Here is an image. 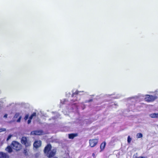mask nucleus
Instances as JSON below:
<instances>
[{
    "instance_id": "4be33fe9",
    "label": "nucleus",
    "mask_w": 158,
    "mask_h": 158,
    "mask_svg": "<svg viewBox=\"0 0 158 158\" xmlns=\"http://www.w3.org/2000/svg\"><path fill=\"white\" fill-rule=\"evenodd\" d=\"M6 131V129L5 128H0V132L2 131Z\"/></svg>"
},
{
    "instance_id": "f704fd0d",
    "label": "nucleus",
    "mask_w": 158,
    "mask_h": 158,
    "mask_svg": "<svg viewBox=\"0 0 158 158\" xmlns=\"http://www.w3.org/2000/svg\"><path fill=\"white\" fill-rule=\"evenodd\" d=\"M132 110L131 109V110Z\"/></svg>"
},
{
    "instance_id": "b1692460",
    "label": "nucleus",
    "mask_w": 158,
    "mask_h": 158,
    "mask_svg": "<svg viewBox=\"0 0 158 158\" xmlns=\"http://www.w3.org/2000/svg\"><path fill=\"white\" fill-rule=\"evenodd\" d=\"M81 120H77L76 121V123H79V124H82V123H81Z\"/></svg>"
},
{
    "instance_id": "1a4fd4ad",
    "label": "nucleus",
    "mask_w": 158,
    "mask_h": 158,
    "mask_svg": "<svg viewBox=\"0 0 158 158\" xmlns=\"http://www.w3.org/2000/svg\"><path fill=\"white\" fill-rule=\"evenodd\" d=\"M0 158H9V156L6 153L0 152Z\"/></svg>"
},
{
    "instance_id": "aec40b11",
    "label": "nucleus",
    "mask_w": 158,
    "mask_h": 158,
    "mask_svg": "<svg viewBox=\"0 0 158 158\" xmlns=\"http://www.w3.org/2000/svg\"><path fill=\"white\" fill-rule=\"evenodd\" d=\"M21 118H22V116H20L19 117V118H18V119L17 120V123H19L20 122V121H21Z\"/></svg>"
},
{
    "instance_id": "39448f33",
    "label": "nucleus",
    "mask_w": 158,
    "mask_h": 158,
    "mask_svg": "<svg viewBox=\"0 0 158 158\" xmlns=\"http://www.w3.org/2000/svg\"><path fill=\"white\" fill-rule=\"evenodd\" d=\"M157 98V97L156 95H146L145 100L148 102H152L154 101Z\"/></svg>"
},
{
    "instance_id": "423d86ee",
    "label": "nucleus",
    "mask_w": 158,
    "mask_h": 158,
    "mask_svg": "<svg viewBox=\"0 0 158 158\" xmlns=\"http://www.w3.org/2000/svg\"><path fill=\"white\" fill-rule=\"evenodd\" d=\"M31 135H41L44 134V132L42 130H35L31 132Z\"/></svg>"
},
{
    "instance_id": "7c9ffc66",
    "label": "nucleus",
    "mask_w": 158,
    "mask_h": 158,
    "mask_svg": "<svg viewBox=\"0 0 158 158\" xmlns=\"http://www.w3.org/2000/svg\"><path fill=\"white\" fill-rule=\"evenodd\" d=\"M92 101V99H90L89 100V101H87L85 102H91Z\"/></svg>"
},
{
    "instance_id": "5701e85b",
    "label": "nucleus",
    "mask_w": 158,
    "mask_h": 158,
    "mask_svg": "<svg viewBox=\"0 0 158 158\" xmlns=\"http://www.w3.org/2000/svg\"><path fill=\"white\" fill-rule=\"evenodd\" d=\"M59 116H60L59 114H57V115L56 116V117H52V118L53 119H55L56 118H58V117H59Z\"/></svg>"
},
{
    "instance_id": "4468645a",
    "label": "nucleus",
    "mask_w": 158,
    "mask_h": 158,
    "mask_svg": "<svg viewBox=\"0 0 158 158\" xmlns=\"http://www.w3.org/2000/svg\"><path fill=\"white\" fill-rule=\"evenodd\" d=\"M60 103L62 104H67L68 103V102L66 99H64L60 101Z\"/></svg>"
},
{
    "instance_id": "0eeeda50",
    "label": "nucleus",
    "mask_w": 158,
    "mask_h": 158,
    "mask_svg": "<svg viewBox=\"0 0 158 158\" xmlns=\"http://www.w3.org/2000/svg\"><path fill=\"white\" fill-rule=\"evenodd\" d=\"M98 142V140L96 139H90L89 140L90 146L93 147L95 146Z\"/></svg>"
},
{
    "instance_id": "473e14b6",
    "label": "nucleus",
    "mask_w": 158,
    "mask_h": 158,
    "mask_svg": "<svg viewBox=\"0 0 158 158\" xmlns=\"http://www.w3.org/2000/svg\"><path fill=\"white\" fill-rule=\"evenodd\" d=\"M131 107H134V105H131Z\"/></svg>"
},
{
    "instance_id": "f8f14e48",
    "label": "nucleus",
    "mask_w": 158,
    "mask_h": 158,
    "mask_svg": "<svg viewBox=\"0 0 158 158\" xmlns=\"http://www.w3.org/2000/svg\"><path fill=\"white\" fill-rule=\"evenodd\" d=\"M149 116L152 118H158V113H152Z\"/></svg>"
},
{
    "instance_id": "cd10ccee",
    "label": "nucleus",
    "mask_w": 158,
    "mask_h": 158,
    "mask_svg": "<svg viewBox=\"0 0 158 158\" xmlns=\"http://www.w3.org/2000/svg\"><path fill=\"white\" fill-rule=\"evenodd\" d=\"M7 114H6L3 117L4 118H7Z\"/></svg>"
},
{
    "instance_id": "6e6552de",
    "label": "nucleus",
    "mask_w": 158,
    "mask_h": 158,
    "mask_svg": "<svg viewBox=\"0 0 158 158\" xmlns=\"http://www.w3.org/2000/svg\"><path fill=\"white\" fill-rule=\"evenodd\" d=\"M41 141L40 140L35 141L33 144L34 147L37 148L41 146Z\"/></svg>"
},
{
    "instance_id": "f257e3e1",
    "label": "nucleus",
    "mask_w": 158,
    "mask_h": 158,
    "mask_svg": "<svg viewBox=\"0 0 158 158\" xmlns=\"http://www.w3.org/2000/svg\"><path fill=\"white\" fill-rule=\"evenodd\" d=\"M83 91H79L77 90L75 92H73L72 97L74 98V99L71 100V102L69 105V107L68 108L70 110H74V111L76 112L77 111V110L78 109L81 107V108L83 110L84 109L85 107V105L82 103H81L77 105V102H75L76 101H78L80 99V93L84 92Z\"/></svg>"
},
{
    "instance_id": "bb28decb",
    "label": "nucleus",
    "mask_w": 158,
    "mask_h": 158,
    "mask_svg": "<svg viewBox=\"0 0 158 158\" xmlns=\"http://www.w3.org/2000/svg\"><path fill=\"white\" fill-rule=\"evenodd\" d=\"M24 153L25 155H27V151L26 149H24Z\"/></svg>"
},
{
    "instance_id": "f03ea898",
    "label": "nucleus",
    "mask_w": 158,
    "mask_h": 158,
    "mask_svg": "<svg viewBox=\"0 0 158 158\" xmlns=\"http://www.w3.org/2000/svg\"><path fill=\"white\" fill-rule=\"evenodd\" d=\"M52 146L50 144H48L45 147L44 150V152L48 157L51 158L55 154L56 152V149H53L51 150Z\"/></svg>"
},
{
    "instance_id": "ddd939ff",
    "label": "nucleus",
    "mask_w": 158,
    "mask_h": 158,
    "mask_svg": "<svg viewBox=\"0 0 158 158\" xmlns=\"http://www.w3.org/2000/svg\"><path fill=\"white\" fill-rule=\"evenodd\" d=\"M6 150L9 153H10L12 152V149L10 146H8L6 148Z\"/></svg>"
},
{
    "instance_id": "f3484780",
    "label": "nucleus",
    "mask_w": 158,
    "mask_h": 158,
    "mask_svg": "<svg viewBox=\"0 0 158 158\" xmlns=\"http://www.w3.org/2000/svg\"><path fill=\"white\" fill-rule=\"evenodd\" d=\"M36 116V113L34 112L33 113L30 117L29 118L30 119H32L33 118V117L34 116Z\"/></svg>"
},
{
    "instance_id": "6ab92c4d",
    "label": "nucleus",
    "mask_w": 158,
    "mask_h": 158,
    "mask_svg": "<svg viewBox=\"0 0 158 158\" xmlns=\"http://www.w3.org/2000/svg\"><path fill=\"white\" fill-rule=\"evenodd\" d=\"M131 139L130 137V136H129L127 138V142L128 143H130L131 141Z\"/></svg>"
},
{
    "instance_id": "72a5a7b5",
    "label": "nucleus",
    "mask_w": 158,
    "mask_h": 158,
    "mask_svg": "<svg viewBox=\"0 0 158 158\" xmlns=\"http://www.w3.org/2000/svg\"><path fill=\"white\" fill-rule=\"evenodd\" d=\"M53 158H57V157H54Z\"/></svg>"
},
{
    "instance_id": "7ed1b4c3",
    "label": "nucleus",
    "mask_w": 158,
    "mask_h": 158,
    "mask_svg": "<svg viewBox=\"0 0 158 158\" xmlns=\"http://www.w3.org/2000/svg\"><path fill=\"white\" fill-rule=\"evenodd\" d=\"M11 146L13 149L16 151L20 150L21 148V145L15 141H13L12 142Z\"/></svg>"
},
{
    "instance_id": "20e7f679",
    "label": "nucleus",
    "mask_w": 158,
    "mask_h": 158,
    "mask_svg": "<svg viewBox=\"0 0 158 158\" xmlns=\"http://www.w3.org/2000/svg\"><path fill=\"white\" fill-rule=\"evenodd\" d=\"M21 143L24 144L26 147L30 146L31 145V142L27 138L25 137H23L21 139Z\"/></svg>"
},
{
    "instance_id": "412c9836",
    "label": "nucleus",
    "mask_w": 158,
    "mask_h": 158,
    "mask_svg": "<svg viewBox=\"0 0 158 158\" xmlns=\"http://www.w3.org/2000/svg\"><path fill=\"white\" fill-rule=\"evenodd\" d=\"M12 136V135H9L8 136L6 140L7 141L9 140L11 138V137Z\"/></svg>"
},
{
    "instance_id": "9b49d317",
    "label": "nucleus",
    "mask_w": 158,
    "mask_h": 158,
    "mask_svg": "<svg viewBox=\"0 0 158 158\" xmlns=\"http://www.w3.org/2000/svg\"><path fill=\"white\" fill-rule=\"evenodd\" d=\"M138 99V97L137 96H135L133 97H130L129 98V100H130L131 102H136Z\"/></svg>"
},
{
    "instance_id": "2eb2a0df",
    "label": "nucleus",
    "mask_w": 158,
    "mask_h": 158,
    "mask_svg": "<svg viewBox=\"0 0 158 158\" xmlns=\"http://www.w3.org/2000/svg\"><path fill=\"white\" fill-rule=\"evenodd\" d=\"M143 136V135L141 133H138L137 134L136 137L138 138H142Z\"/></svg>"
},
{
    "instance_id": "393cba45",
    "label": "nucleus",
    "mask_w": 158,
    "mask_h": 158,
    "mask_svg": "<svg viewBox=\"0 0 158 158\" xmlns=\"http://www.w3.org/2000/svg\"><path fill=\"white\" fill-rule=\"evenodd\" d=\"M28 116L29 115L28 114H27L25 115L24 118L25 120H27L28 118Z\"/></svg>"
},
{
    "instance_id": "2f4dec72",
    "label": "nucleus",
    "mask_w": 158,
    "mask_h": 158,
    "mask_svg": "<svg viewBox=\"0 0 158 158\" xmlns=\"http://www.w3.org/2000/svg\"><path fill=\"white\" fill-rule=\"evenodd\" d=\"M92 156H93L94 157V156H95V154H94V153H93L92 154Z\"/></svg>"
},
{
    "instance_id": "9d476101",
    "label": "nucleus",
    "mask_w": 158,
    "mask_h": 158,
    "mask_svg": "<svg viewBox=\"0 0 158 158\" xmlns=\"http://www.w3.org/2000/svg\"><path fill=\"white\" fill-rule=\"evenodd\" d=\"M77 136V133H73L69 134V138L70 139H73L74 137Z\"/></svg>"
},
{
    "instance_id": "a211bd4d",
    "label": "nucleus",
    "mask_w": 158,
    "mask_h": 158,
    "mask_svg": "<svg viewBox=\"0 0 158 158\" xmlns=\"http://www.w3.org/2000/svg\"><path fill=\"white\" fill-rule=\"evenodd\" d=\"M105 145H106V143H102L101 144V146H100V148H101V149H104L105 147Z\"/></svg>"
},
{
    "instance_id": "dca6fc26",
    "label": "nucleus",
    "mask_w": 158,
    "mask_h": 158,
    "mask_svg": "<svg viewBox=\"0 0 158 158\" xmlns=\"http://www.w3.org/2000/svg\"><path fill=\"white\" fill-rule=\"evenodd\" d=\"M20 113H16L14 117V118H17L19 116Z\"/></svg>"
},
{
    "instance_id": "a878e982",
    "label": "nucleus",
    "mask_w": 158,
    "mask_h": 158,
    "mask_svg": "<svg viewBox=\"0 0 158 158\" xmlns=\"http://www.w3.org/2000/svg\"><path fill=\"white\" fill-rule=\"evenodd\" d=\"M31 119H30V118H29V119H28V121H27V123H28V124H30V123H31Z\"/></svg>"
},
{
    "instance_id": "c756f323",
    "label": "nucleus",
    "mask_w": 158,
    "mask_h": 158,
    "mask_svg": "<svg viewBox=\"0 0 158 158\" xmlns=\"http://www.w3.org/2000/svg\"><path fill=\"white\" fill-rule=\"evenodd\" d=\"M70 95V93H68V94H66V95L67 96H69Z\"/></svg>"
},
{
    "instance_id": "c85d7f7f",
    "label": "nucleus",
    "mask_w": 158,
    "mask_h": 158,
    "mask_svg": "<svg viewBox=\"0 0 158 158\" xmlns=\"http://www.w3.org/2000/svg\"><path fill=\"white\" fill-rule=\"evenodd\" d=\"M136 158H147V157H143V156H139Z\"/></svg>"
}]
</instances>
